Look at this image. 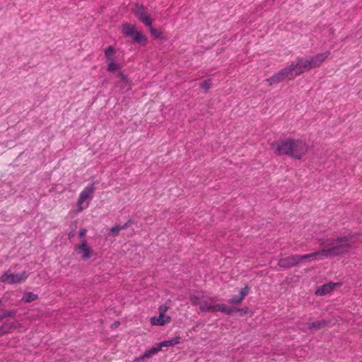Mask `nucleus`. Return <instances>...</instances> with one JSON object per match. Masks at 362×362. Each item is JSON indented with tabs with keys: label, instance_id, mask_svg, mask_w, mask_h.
I'll return each instance as SVG.
<instances>
[{
	"label": "nucleus",
	"instance_id": "obj_1",
	"mask_svg": "<svg viewBox=\"0 0 362 362\" xmlns=\"http://www.w3.org/2000/svg\"><path fill=\"white\" fill-rule=\"evenodd\" d=\"M354 238V235L349 234L344 236H338L336 238H320L319 243L323 246H331L327 249H322L310 253L311 260H321L329 257H335L348 253L351 245L349 242Z\"/></svg>",
	"mask_w": 362,
	"mask_h": 362
},
{
	"label": "nucleus",
	"instance_id": "obj_2",
	"mask_svg": "<svg viewBox=\"0 0 362 362\" xmlns=\"http://www.w3.org/2000/svg\"><path fill=\"white\" fill-rule=\"evenodd\" d=\"M329 52L319 53L315 56L305 57L298 59L296 63L291 64L289 68H315L321 65V64L329 55Z\"/></svg>",
	"mask_w": 362,
	"mask_h": 362
},
{
	"label": "nucleus",
	"instance_id": "obj_3",
	"mask_svg": "<svg viewBox=\"0 0 362 362\" xmlns=\"http://www.w3.org/2000/svg\"><path fill=\"white\" fill-rule=\"evenodd\" d=\"M122 30L123 34L127 37H131L134 42L141 45L146 44V37L141 32L136 30V25L125 23L122 25Z\"/></svg>",
	"mask_w": 362,
	"mask_h": 362
},
{
	"label": "nucleus",
	"instance_id": "obj_4",
	"mask_svg": "<svg viewBox=\"0 0 362 362\" xmlns=\"http://www.w3.org/2000/svg\"><path fill=\"white\" fill-rule=\"evenodd\" d=\"M95 190L94 184H91L84 188L81 192L78 199L77 201V211H82L84 209L88 206L89 203L84 204L86 200H91L93 193Z\"/></svg>",
	"mask_w": 362,
	"mask_h": 362
},
{
	"label": "nucleus",
	"instance_id": "obj_5",
	"mask_svg": "<svg viewBox=\"0 0 362 362\" xmlns=\"http://www.w3.org/2000/svg\"><path fill=\"white\" fill-rule=\"evenodd\" d=\"M308 151V144L300 139H291V156L295 159L300 160Z\"/></svg>",
	"mask_w": 362,
	"mask_h": 362
},
{
	"label": "nucleus",
	"instance_id": "obj_6",
	"mask_svg": "<svg viewBox=\"0 0 362 362\" xmlns=\"http://www.w3.org/2000/svg\"><path fill=\"white\" fill-rule=\"evenodd\" d=\"M133 13L137 19L146 26H151L152 25L153 19L148 13V8L142 4H136L133 8Z\"/></svg>",
	"mask_w": 362,
	"mask_h": 362
},
{
	"label": "nucleus",
	"instance_id": "obj_7",
	"mask_svg": "<svg viewBox=\"0 0 362 362\" xmlns=\"http://www.w3.org/2000/svg\"><path fill=\"white\" fill-rule=\"evenodd\" d=\"M28 276L26 272H23L18 274H9L8 272L4 273L1 276V281L3 283H8L10 284H18L24 281Z\"/></svg>",
	"mask_w": 362,
	"mask_h": 362
},
{
	"label": "nucleus",
	"instance_id": "obj_8",
	"mask_svg": "<svg viewBox=\"0 0 362 362\" xmlns=\"http://www.w3.org/2000/svg\"><path fill=\"white\" fill-rule=\"evenodd\" d=\"M300 74V69H281L276 76H273V83H279L285 79L291 80Z\"/></svg>",
	"mask_w": 362,
	"mask_h": 362
},
{
	"label": "nucleus",
	"instance_id": "obj_9",
	"mask_svg": "<svg viewBox=\"0 0 362 362\" xmlns=\"http://www.w3.org/2000/svg\"><path fill=\"white\" fill-rule=\"evenodd\" d=\"M298 255H293L279 259L278 265L281 268H290L299 264Z\"/></svg>",
	"mask_w": 362,
	"mask_h": 362
},
{
	"label": "nucleus",
	"instance_id": "obj_10",
	"mask_svg": "<svg viewBox=\"0 0 362 362\" xmlns=\"http://www.w3.org/2000/svg\"><path fill=\"white\" fill-rule=\"evenodd\" d=\"M291 139H287L282 141L277 146L276 151L279 155L291 156Z\"/></svg>",
	"mask_w": 362,
	"mask_h": 362
},
{
	"label": "nucleus",
	"instance_id": "obj_11",
	"mask_svg": "<svg viewBox=\"0 0 362 362\" xmlns=\"http://www.w3.org/2000/svg\"><path fill=\"white\" fill-rule=\"evenodd\" d=\"M341 285L340 283H329L319 286L316 291L315 294L317 296H322L327 293H329L337 286Z\"/></svg>",
	"mask_w": 362,
	"mask_h": 362
},
{
	"label": "nucleus",
	"instance_id": "obj_12",
	"mask_svg": "<svg viewBox=\"0 0 362 362\" xmlns=\"http://www.w3.org/2000/svg\"><path fill=\"white\" fill-rule=\"evenodd\" d=\"M75 250H81L82 252L81 258L84 260L89 259L92 256V250L88 246L86 239L82 240L81 244L77 245Z\"/></svg>",
	"mask_w": 362,
	"mask_h": 362
},
{
	"label": "nucleus",
	"instance_id": "obj_13",
	"mask_svg": "<svg viewBox=\"0 0 362 362\" xmlns=\"http://www.w3.org/2000/svg\"><path fill=\"white\" fill-rule=\"evenodd\" d=\"M250 291V287L246 285L244 288H243L240 291L239 296H233L230 299L228 300V303L234 305H239L241 303L243 300L246 297Z\"/></svg>",
	"mask_w": 362,
	"mask_h": 362
},
{
	"label": "nucleus",
	"instance_id": "obj_14",
	"mask_svg": "<svg viewBox=\"0 0 362 362\" xmlns=\"http://www.w3.org/2000/svg\"><path fill=\"white\" fill-rule=\"evenodd\" d=\"M215 298H209V300H204L201 303L199 310L202 312H215V305H211V303L216 302Z\"/></svg>",
	"mask_w": 362,
	"mask_h": 362
},
{
	"label": "nucleus",
	"instance_id": "obj_15",
	"mask_svg": "<svg viewBox=\"0 0 362 362\" xmlns=\"http://www.w3.org/2000/svg\"><path fill=\"white\" fill-rule=\"evenodd\" d=\"M16 320L12 322H8L7 321L4 322L1 325H0V336L11 333L16 328Z\"/></svg>",
	"mask_w": 362,
	"mask_h": 362
},
{
	"label": "nucleus",
	"instance_id": "obj_16",
	"mask_svg": "<svg viewBox=\"0 0 362 362\" xmlns=\"http://www.w3.org/2000/svg\"><path fill=\"white\" fill-rule=\"evenodd\" d=\"M171 317L170 316H165L163 314H159V316L153 317L151 318V322L153 325H164L165 324L170 322Z\"/></svg>",
	"mask_w": 362,
	"mask_h": 362
},
{
	"label": "nucleus",
	"instance_id": "obj_17",
	"mask_svg": "<svg viewBox=\"0 0 362 362\" xmlns=\"http://www.w3.org/2000/svg\"><path fill=\"white\" fill-rule=\"evenodd\" d=\"M115 49L112 46H109L105 52V57L108 61V68H117L114 62Z\"/></svg>",
	"mask_w": 362,
	"mask_h": 362
},
{
	"label": "nucleus",
	"instance_id": "obj_18",
	"mask_svg": "<svg viewBox=\"0 0 362 362\" xmlns=\"http://www.w3.org/2000/svg\"><path fill=\"white\" fill-rule=\"evenodd\" d=\"M239 310L235 307L233 308H229L226 306L225 304H217L215 305V312L220 311L223 313H225L226 315H230L233 313L237 312Z\"/></svg>",
	"mask_w": 362,
	"mask_h": 362
},
{
	"label": "nucleus",
	"instance_id": "obj_19",
	"mask_svg": "<svg viewBox=\"0 0 362 362\" xmlns=\"http://www.w3.org/2000/svg\"><path fill=\"white\" fill-rule=\"evenodd\" d=\"M239 310L235 307L233 308H229L226 306L225 304H217L215 305V312L220 311L223 313H225L226 315H230L233 313L237 312Z\"/></svg>",
	"mask_w": 362,
	"mask_h": 362
},
{
	"label": "nucleus",
	"instance_id": "obj_20",
	"mask_svg": "<svg viewBox=\"0 0 362 362\" xmlns=\"http://www.w3.org/2000/svg\"><path fill=\"white\" fill-rule=\"evenodd\" d=\"M181 337H175L174 338H172L169 340H165L160 343H158L160 349L163 346H173L180 342Z\"/></svg>",
	"mask_w": 362,
	"mask_h": 362
},
{
	"label": "nucleus",
	"instance_id": "obj_21",
	"mask_svg": "<svg viewBox=\"0 0 362 362\" xmlns=\"http://www.w3.org/2000/svg\"><path fill=\"white\" fill-rule=\"evenodd\" d=\"M38 298V296L32 292H26L24 293L22 298V300L25 303H31L36 300Z\"/></svg>",
	"mask_w": 362,
	"mask_h": 362
},
{
	"label": "nucleus",
	"instance_id": "obj_22",
	"mask_svg": "<svg viewBox=\"0 0 362 362\" xmlns=\"http://www.w3.org/2000/svg\"><path fill=\"white\" fill-rule=\"evenodd\" d=\"M160 350V347L159 346L158 344H157L156 346L152 347L150 349L146 350L143 354V358H149L153 355L158 354Z\"/></svg>",
	"mask_w": 362,
	"mask_h": 362
},
{
	"label": "nucleus",
	"instance_id": "obj_23",
	"mask_svg": "<svg viewBox=\"0 0 362 362\" xmlns=\"http://www.w3.org/2000/svg\"><path fill=\"white\" fill-rule=\"evenodd\" d=\"M18 310H6L1 309V321L6 317H13L16 316Z\"/></svg>",
	"mask_w": 362,
	"mask_h": 362
},
{
	"label": "nucleus",
	"instance_id": "obj_24",
	"mask_svg": "<svg viewBox=\"0 0 362 362\" xmlns=\"http://www.w3.org/2000/svg\"><path fill=\"white\" fill-rule=\"evenodd\" d=\"M327 322L325 320L322 321H315L309 323L308 328L310 329H321L327 325Z\"/></svg>",
	"mask_w": 362,
	"mask_h": 362
},
{
	"label": "nucleus",
	"instance_id": "obj_25",
	"mask_svg": "<svg viewBox=\"0 0 362 362\" xmlns=\"http://www.w3.org/2000/svg\"><path fill=\"white\" fill-rule=\"evenodd\" d=\"M200 88L204 89V93H207L209 89L212 87V82L211 78L204 79L200 84Z\"/></svg>",
	"mask_w": 362,
	"mask_h": 362
},
{
	"label": "nucleus",
	"instance_id": "obj_26",
	"mask_svg": "<svg viewBox=\"0 0 362 362\" xmlns=\"http://www.w3.org/2000/svg\"><path fill=\"white\" fill-rule=\"evenodd\" d=\"M118 76L121 78L125 86H127L128 88H131L132 87V81L128 78L127 76L123 74L122 71L118 73Z\"/></svg>",
	"mask_w": 362,
	"mask_h": 362
},
{
	"label": "nucleus",
	"instance_id": "obj_27",
	"mask_svg": "<svg viewBox=\"0 0 362 362\" xmlns=\"http://www.w3.org/2000/svg\"><path fill=\"white\" fill-rule=\"evenodd\" d=\"M149 28V32L152 36H153L156 39L161 38L162 32L159 30L154 28L152 25L151 26H147Z\"/></svg>",
	"mask_w": 362,
	"mask_h": 362
},
{
	"label": "nucleus",
	"instance_id": "obj_28",
	"mask_svg": "<svg viewBox=\"0 0 362 362\" xmlns=\"http://www.w3.org/2000/svg\"><path fill=\"white\" fill-rule=\"evenodd\" d=\"M189 299L192 305H194V306L199 305L200 306V304L202 302L200 301V298L198 296L192 294V295H189Z\"/></svg>",
	"mask_w": 362,
	"mask_h": 362
},
{
	"label": "nucleus",
	"instance_id": "obj_29",
	"mask_svg": "<svg viewBox=\"0 0 362 362\" xmlns=\"http://www.w3.org/2000/svg\"><path fill=\"white\" fill-rule=\"evenodd\" d=\"M121 230H122V228H120V225H116L111 228V229H110L111 235L114 237L117 236Z\"/></svg>",
	"mask_w": 362,
	"mask_h": 362
},
{
	"label": "nucleus",
	"instance_id": "obj_30",
	"mask_svg": "<svg viewBox=\"0 0 362 362\" xmlns=\"http://www.w3.org/2000/svg\"><path fill=\"white\" fill-rule=\"evenodd\" d=\"M132 223H133V221L132 219H128L127 221L125 222L124 225H122V226L120 225V228H122V230L127 229V228L131 226Z\"/></svg>",
	"mask_w": 362,
	"mask_h": 362
},
{
	"label": "nucleus",
	"instance_id": "obj_31",
	"mask_svg": "<svg viewBox=\"0 0 362 362\" xmlns=\"http://www.w3.org/2000/svg\"><path fill=\"white\" fill-rule=\"evenodd\" d=\"M298 256L299 257L298 258L299 263L300 262H302L303 260H308V259L311 260V257H310L309 254H306V255H298Z\"/></svg>",
	"mask_w": 362,
	"mask_h": 362
},
{
	"label": "nucleus",
	"instance_id": "obj_32",
	"mask_svg": "<svg viewBox=\"0 0 362 362\" xmlns=\"http://www.w3.org/2000/svg\"><path fill=\"white\" fill-rule=\"evenodd\" d=\"M87 233V230L86 228H82L78 232V235L80 238H83Z\"/></svg>",
	"mask_w": 362,
	"mask_h": 362
},
{
	"label": "nucleus",
	"instance_id": "obj_33",
	"mask_svg": "<svg viewBox=\"0 0 362 362\" xmlns=\"http://www.w3.org/2000/svg\"><path fill=\"white\" fill-rule=\"evenodd\" d=\"M168 308L165 305H161L159 308V314L165 315V313L167 311Z\"/></svg>",
	"mask_w": 362,
	"mask_h": 362
},
{
	"label": "nucleus",
	"instance_id": "obj_34",
	"mask_svg": "<svg viewBox=\"0 0 362 362\" xmlns=\"http://www.w3.org/2000/svg\"><path fill=\"white\" fill-rule=\"evenodd\" d=\"M119 325H120L119 321L116 320V321H115V322L112 324V325H111V328H112V329H115V328L118 327L119 326Z\"/></svg>",
	"mask_w": 362,
	"mask_h": 362
},
{
	"label": "nucleus",
	"instance_id": "obj_35",
	"mask_svg": "<svg viewBox=\"0 0 362 362\" xmlns=\"http://www.w3.org/2000/svg\"><path fill=\"white\" fill-rule=\"evenodd\" d=\"M239 310H238L237 312H243L244 314H246L248 311V308L247 307H245V308H243L241 309H239L238 308Z\"/></svg>",
	"mask_w": 362,
	"mask_h": 362
},
{
	"label": "nucleus",
	"instance_id": "obj_36",
	"mask_svg": "<svg viewBox=\"0 0 362 362\" xmlns=\"http://www.w3.org/2000/svg\"><path fill=\"white\" fill-rule=\"evenodd\" d=\"M144 358H143V355H142L139 357L135 358L134 360L133 361V362H140L141 360H143Z\"/></svg>",
	"mask_w": 362,
	"mask_h": 362
},
{
	"label": "nucleus",
	"instance_id": "obj_37",
	"mask_svg": "<svg viewBox=\"0 0 362 362\" xmlns=\"http://www.w3.org/2000/svg\"><path fill=\"white\" fill-rule=\"evenodd\" d=\"M2 303H3L2 299H1V298H0V306H1V305H2Z\"/></svg>",
	"mask_w": 362,
	"mask_h": 362
},
{
	"label": "nucleus",
	"instance_id": "obj_38",
	"mask_svg": "<svg viewBox=\"0 0 362 362\" xmlns=\"http://www.w3.org/2000/svg\"><path fill=\"white\" fill-rule=\"evenodd\" d=\"M109 71H116L117 69H108Z\"/></svg>",
	"mask_w": 362,
	"mask_h": 362
},
{
	"label": "nucleus",
	"instance_id": "obj_39",
	"mask_svg": "<svg viewBox=\"0 0 362 362\" xmlns=\"http://www.w3.org/2000/svg\"><path fill=\"white\" fill-rule=\"evenodd\" d=\"M73 235H73V234H71V233H69V238H70L71 236H73Z\"/></svg>",
	"mask_w": 362,
	"mask_h": 362
},
{
	"label": "nucleus",
	"instance_id": "obj_40",
	"mask_svg": "<svg viewBox=\"0 0 362 362\" xmlns=\"http://www.w3.org/2000/svg\"><path fill=\"white\" fill-rule=\"evenodd\" d=\"M271 80H272L271 78H268L267 81H271Z\"/></svg>",
	"mask_w": 362,
	"mask_h": 362
}]
</instances>
